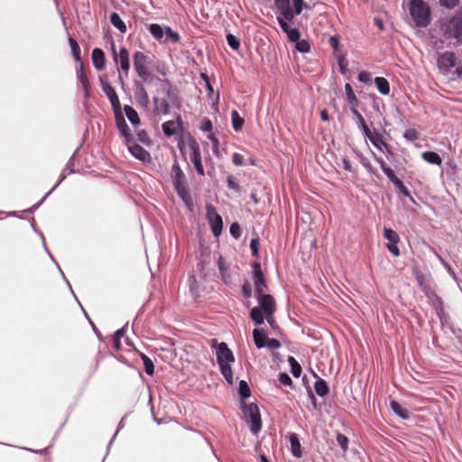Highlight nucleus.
I'll list each match as a JSON object with an SVG mask.
<instances>
[{"label":"nucleus","mask_w":462,"mask_h":462,"mask_svg":"<svg viewBox=\"0 0 462 462\" xmlns=\"http://www.w3.org/2000/svg\"><path fill=\"white\" fill-rule=\"evenodd\" d=\"M141 358L143 363L144 371L148 375H152L154 373V365L152 359L145 354H141Z\"/></svg>","instance_id":"nucleus-43"},{"label":"nucleus","mask_w":462,"mask_h":462,"mask_svg":"<svg viewBox=\"0 0 462 462\" xmlns=\"http://www.w3.org/2000/svg\"><path fill=\"white\" fill-rule=\"evenodd\" d=\"M77 77L82 87H86V85H89L88 79L84 71L83 63L79 64L77 69Z\"/></svg>","instance_id":"nucleus-49"},{"label":"nucleus","mask_w":462,"mask_h":462,"mask_svg":"<svg viewBox=\"0 0 462 462\" xmlns=\"http://www.w3.org/2000/svg\"><path fill=\"white\" fill-rule=\"evenodd\" d=\"M296 50L301 53H307L310 51V44L307 40H299L296 42Z\"/></svg>","instance_id":"nucleus-50"},{"label":"nucleus","mask_w":462,"mask_h":462,"mask_svg":"<svg viewBox=\"0 0 462 462\" xmlns=\"http://www.w3.org/2000/svg\"><path fill=\"white\" fill-rule=\"evenodd\" d=\"M182 124L181 116L177 115L175 121L169 120L164 122L162 125V129L166 136L171 137L182 131Z\"/></svg>","instance_id":"nucleus-17"},{"label":"nucleus","mask_w":462,"mask_h":462,"mask_svg":"<svg viewBox=\"0 0 462 462\" xmlns=\"http://www.w3.org/2000/svg\"><path fill=\"white\" fill-rule=\"evenodd\" d=\"M253 280L254 291L257 295L263 294L268 290L263 273L259 263H254L252 264Z\"/></svg>","instance_id":"nucleus-7"},{"label":"nucleus","mask_w":462,"mask_h":462,"mask_svg":"<svg viewBox=\"0 0 462 462\" xmlns=\"http://www.w3.org/2000/svg\"><path fill=\"white\" fill-rule=\"evenodd\" d=\"M189 285V291L195 294L198 291V285H197V280L195 275L191 274L189 276L188 279Z\"/></svg>","instance_id":"nucleus-63"},{"label":"nucleus","mask_w":462,"mask_h":462,"mask_svg":"<svg viewBox=\"0 0 462 462\" xmlns=\"http://www.w3.org/2000/svg\"><path fill=\"white\" fill-rule=\"evenodd\" d=\"M328 42H329L330 47L333 49L336 58L338 53L343 52V51L341 50V44L339 42V38L337 35L330 36Z\"/></svg>","instance_id":"nucleus-47"},{"label":"nucleus","mask_w":462,"mask_h":462,"mask_svg":"<svg viewBox=\"0 0 462 462\" xmlns=\"http://www.w3.org/2000/svg\"><path fill=\"white\" fill-rule=\"evenodd\" d=\"M229 233L234 238H239L241 236L240 225L237 222L232 223L229 227Z\"/></svg>","instance_id":"nucleus-56"},{"label":"nucleus","mask_w":462,"mask_h":462,"mask_svg":"<svg viewBox=\"0 0 462 462\" xmlns=\"http://www.w3.org/2000/svg\"><path fill=\"white\" fill-rule=\"evenodd\" d=\"M99 81L102 90L108 99H110L112 97H115V95H117L115 88L106 79H105L103 77H99Z\"/></svg>","instance_id":"nucleus-38"},{"label":"nucleus","mask_w":462,"mask_h":462,"mask_svg":"<svg viewBox=\"0 0 462 462\" xmlns=\"http://www.w3.org/2000/svg\"><path fill=\"white\" fill-rule=\"evenodd\" d=\"M390 408L393 412L402 420L410 418L409 411L402 407V405L395 400L390 402Z\"/></svg>","instance_id":"nucleus-28"},{"label":"nucleus","mask_w":462,"mask_h":462,"mask_svg":"<svg viewBox=\"0 0 462 462\" xmlns=\"http://www.w3.org/2000/svg\"><path fill=\"white\" fill-rule=\"evenodd\" d=\"M112 52L115 62L119 63L121 69L127 74L130 69L129 51L126 50L125 47H122L120 48L119 53L117 54L116 45L113 42Z\"/></svg>","instance_id":"nucleus-11"},{"label":"nucleus","mask_w":462,"mask_h":462,"mask_svg":"<svg viewBox=\"0 0 462 462\" xmlns=\"http://www.w3.org/2000/svg\"><path fill=\"white\" fill-rule=\"evenodd\" d=\"M279 25L282 32L286 33L290 42L296 43L300 39V30L297 28H291L288 23L279 18Z\"/></svg>","instance_id":"nucleus-20"},{"label":"nucleus","mask_w":462,"mask_h":462,"mask_svg":"<svg viewBox=\"0 0 462 462\" xmlns=\"http://www.w3.org/2000/svg\"><path fill=\"white\" fill-rule=\"evenodd\" d=\"M250 319L255 325H262L264 322L265 316L260 308L254 307L250 311Z\"/></svg>","instance_id":"nucleus-35"},{"label":"nucleus","mask_w":462,"mask_h":462,"mask_svg":"<svg viewBox=\"0 0 462 462\" xmlns=\"http://www.w3.org/2000/svg\"><path fill=\"white\" fill-rule=\"evenodd\" d=\"M171 177L174 189L189 187L186 180V176L177 160H175L174 163L172 164Z\"/></svg>","instance_id":"nucleus-15"},{"label":"nucleus","mask_w":462,"mask_h":462,"mask_svg":"<svg viewBox=\"0 0 462 462\" xmlns=\"http://www.w3.org/2000/svg\"><path fill=\"white\" fill-rule=\"evenodd\" d=\"M226 184H227V187L229 189H232L236 192H239L240 191V186H239V183L238 181L236 180V179L230 175L227 177L226 179Z\"/></svg>","instance_id":"nucleus-55"},{"label":"nucleus","mask_w":462,"mask_h":462,"mask_svg":"<svg viewBox=\"0 0 462 462\" xmlns=\"http://www.w3.org/2000/svg\"><path fill=\"white\" fill-rule=\"evenodd\" d=\"M383 236L387 240L385 244L388 251L394 256H400V249L398 244L400 243V236L394 230L384 227L383 230Z\"/></svg>","instance_id":"nucleus-6"},{"label":"nucleus","mask_w":462,"mask_h":462,"mask_svg":"<svg viewBox=\"0 0 462 462\" xmlns=\"http://www.w3.org/2000/svg\"><path fill=\"white\" fill-rule=\"evenodd\" d=\"M336 59L337 60L340 72L342 74H346V54L344 52H340L337 55Z\"/></svg>","instance_id":"nucleus-54"},{"label":"nucleus","mask_w":462,"mask_h":462,"mask_svg":"<svg viewBox=\"0 0 462 462\" xmlns=\"http://www.w3.org/2000/svg\"><path fill=\"white\" fill-rule=\"evenodd\" d=\"M136 136H137V140L141 143H143L146 146H151L152 144V141L151 140V138L149 137V135L145 130H139L136 133Z\"/></svg>","instance_id":"nucleus-48"},{"label":"nucleus","mask_w":462,"mask_h":462,"mask_svg":"<svg viewBox=\"0 0 462 462\" xmlns=\"http://www.w3.org/2000/svg\"><path fill=\"white\" fill-rule=\"evenodd\" d=\"M125 145L127 146V149L129 152L137 160L147 162L151 161V155L149 152H147L144 148H143L141 145L136 143L134 139H132L125 143Z\"/></svg>","instance_id":"nucleus-14"},{"label":"nucleus","mask_w":462,"mask_h":462,"mask_svg":"<svg viewBox=\"0 0 462 462\" xmlns=\"http://www.w3.org/2000/svg\"><path fill=\"white\" fill-rule=\"evenodd\" d=\"M291 3H292V11H293L294 16L300 14L304 6L306 8H310V6L305 5V2H291Z\"/></svg>","instance_id":"nucleus-58"},{"label":"nucleus","mask_w":462,"mask_h":462,"mask_svg":"<svg viewBox=\"0 0 462 462\" xmlns=\"http://www.w3.org/2000/svg\"><path fill=\"white\" fill-rule=\"evenodd\" d=\"M434 254L436 255V257L438 258V260L440 262V263L444 266V268L447 270L448 273L449 274V276L457 281V274L456 273L454 272L453 268L451 267V265L440 255L436 251H434Z\"/></svg>","instance_id":"nucleus-44"},{"label":"nucleus","mask_w":462,"mask_h":462,"mask_svg":"<svg viewBox=\"0 0 462 462\" xmlns=\"http://www.w3.org/2000/svg\"><path fill=\"white\" fill-rule=\"evenodd\" d=\"M241 409L250 431L257 435L262 430V420L258 406L255 403L245 404L242 402Z\"/></svg>","instance_id":"nucleus-3"},{"label":"nucleus","mask_w":462,"mask_h":462,"mask_svg":"<svg viewBox=\"0 0 462 462\" xmlns=\"http://www.w3.org/2000/svg\"><path fill=\"white\" fill-rule=\"evenodd\" d=\"M403 137L408 141L413 142L418 139L419 134L415 129L411 128L404 132Z\"/></svg>","instance_id":"nucleus-60"},{"label":"nucleus","mask_w":462,"mask_h":462,"mask_svg":"<svg viewBox=\"0 0 462 462\" xmlns=\"http://www.w3.org/2000/svg\"><path fill=\"white\" fill-rule=\"evenodd\" d=\"M393 185L395 186L399 193L402 194L405 197H411L410 190L407 189V187L403 184V182L401 180L396 181V183Z\"/></svg>","instance_id":"nucleus-59"},{"label":"nucleus","mask_w":462,"mask_h":462,"mask_svg":"<svg viewBox=\"0 0 462 462\" xmlns=\"http://www.w3.org/2000/svg\"><path fill=\"white\" fill-rule=\"evenodd\" d=\"M217 362L218 365L221 364H232L235 362V356L233 352L228 347L227 344L221 342L217 344L216 346Z\"/></svg>","instance_id":"nucleus-12"},{"label":"nucleus","mask_w":462,"mask_h":462,"mask_svg":"<svg viewBox=\"0 0 462 462\" xmlns=\"http://www.w3.org/2000/svg\"><path fill=\"white\" fill-rule=\"evenodd\" d=\"M279 382L285 385V386H291L292 385V380L290 377V375L286 373H280L279 374Z\"/></svg>","instance_id":"nucleus-62"},{"label":"nucleus","mask_w":462,"mask_h":462,"mask_svg":"<svg viewBox=\"0 0 462 462\" xmlns=\"http://www.w3.org/2000/svg\"><path fill=\"white\" fill-rule=\"evenodd\" d=\"M116 117V127L121 134V136L125 139V143L128 141L134 139V136L130 133V128L123 116V115H117Z\"/></svg>","instance_id":"nucleus-18"},{"label":"nucleus","mask_w":462,"mask_h":462,"mask_svg":"<svg viewBox=\"0 0 462 462\" xmlns=\"http://www.w3.org/2000/svg\"><path fill=\"white\" fill-rule=\"evenodd\" d=\"M273 9L279 13L277 15V22L282 18L286 23H293L294 14L292 11L291 2H274Z\"/></svg>","instance_id":"nucleus-10"},{"label":"nucleus","mask_w":462,"mask_h":462,"mask_svg":"<svg viewBox=\"0 0 462 462\" xmlns=\"http://www.w3.org/2000/svg\"><path fill=\"white\" fill-rule=\"evenodd\" d=\"M411 17L417 27L425 28L431 23V11L427 2H408Z\"/></svg>","instance_id":"nucleus-2"},{"label":"nucleus","mask_w":462,"mask_h":462,"mask_svg":"<svg viewBox=\"0 0 462 462\" xmlns=\"http://www.w3.org/2000/svg\"><path fill=\"white\" fill-rule=\"evenodd\" d=\"M231 120L234 130L236 132L241 131L244 126L245 120L239 116L236 110H233L231 112Z\"/></svg>","instance_id":"nucleus-37"},{"label":"nucleus","mask_w":462,"mask_h":462,"mask_svg":"<svg viewBox=\"0 0 462 462\" xmlns=\"http://www.w3.org/2000/svg\"><path fill=\"white\" fill-rule=\"evenodd\" d=\"M440 29L448 40H455L462 45V12H457L442 20Z\"/></svg>","instance_id":"nucleus-1"},{"label":"nucleus","mask_w":462,"mask_h":462,"mask_svg":"<svg viewBox=\"0 0 462 462\" xmlns=\"http://www.w3.org/2000/svg\"><path fill=\"white\" fill-rule=\"evenodd\" d=\"M290 444L292 456L298 458L302 456L301 445L296 433L290 435Z\"/></svg>","instance_id":"nucleus-27"},{"label":"nucleus","mask_w":462,"mask_h":462,"mask_svg":"<svg viewBox=\"0 0 462 462\" xmlns=\"http://www.w3.org/2000/svg\"><path fill=\"white\" fill-rule=\"evenodd\" d=\"M92 62L97 69H102L105 66L106 58L104 51L99 48H95L92 51Z\"/></svg>","instance_id":"nucleus-25"},{"label":"nucleus","mask_w":462,"mask_h":462,"mask_svg":"<svg viewBox=\"0 0 462 462\" xmlns=\"http://www.w3.org/2000/svg\"><path fill=\"white\" fill-rule=\"evenodd\" d=\"M238 393L242 399H246L250 397L251 391L248 383L245 380H241L239 382Z\"/></svg>","instance_id":"nucleus-46"},{"label":"nucleus","mask_w":462,"mask_h":462,"mask_svg":"<svg viewBox=\"0 0 462 462\" xmlns=\"http://www.w3.org/2000/svg\"><path fill=\"white\" fill-rule=\"evenodd\" d=\"M134 98L136 99L137 103L140 106H142L143 107L148 106L149 97H148L147 91L145 90V88L141 83H136V85H135Z\"/></svg>","instance_id":"nucleus-21"},{"label":"nucleus","mask_w":462,"mask_h":462,"mask_svg":"<svg viewBox=\"0 0 462 462\" xmlns=\"http://www.w3.org/2000/svg\"><path fill=\"white\" fill-rule=\"evenodd\" d=\"M75 158H76V152L71 155L69 162L65 165V168L60 177V180H58L56 185H54V187L52 188V190H54L67 178L68 175L75 172V170H74Z\"/></svg>","instance_id":"nucleus-24"},{"label":"nucleus","mask_w":462,"mask_h":462,"mask_svg":"<svg viewBox=\"0 0 462 462\" xmlns=\"http://www.w3.org/2000/svg\"><path fill=\"white\" fill-rule=\"evenodd\" d=\"M213 128L212 122L209 119H204L201 124L199 129L202 132H210Z\"/></svg>","instance_id":"nucleus-64"},{"label":"nucleus","mask_w":462,"mask_h":462,"mask_svg":"<svg viewBox=\"0 0 462 462\" xmlns=\"http://www.w3.org/2000/svg\"><path fill=\"white\" fill-rule=\"evenodd\" d=\"M357 79L361 83H364L366 85H369L372 83L371 73L365 71V70L358 73Z\"/></svg>","instance_id":"nucleus-57"},{"label":"nucleus","mask_w":462,"mask_h":462,"mask_svg":"<svg viewBox=\"0 0 462 462\" xmlns=\"http://www.w3.org/2000/svg\"><path fill=\"white\" fill-rule=\"evenodd\" d=\"M221 374L226 381L228 384H233V372L231 368V364H221L218 365Z\"/></svg>","instance_id":"nucleus-36"},{"label":"nucleus","mask_w":462,"mask_h":462,"mask_svg":"<svg viewBox=\"0 0 462 462\" xmlns=\"http://www.w3.org/2000/svg\"><path fill=\"white\" fill-rule=\"evenodd\" d=\"M433 307L435 309L436 314L440 319V322L443 324V318L445 316L444 310V303L441 298L436 296L433 301Z\"/></svg>","instance_id":"nucleus-40"},{"label":"nucleus","mask_w":462,"mask_h":462,"mask_svg":"<svg viewBox=\"0 0 462 462\" xmlns=\"http://www.w3.org/2000/svg\"><path fill=\"white\" fill-rule=\"evenodd\" d=\"M253 337L255 346L258 349L265 347L269 339L267 337L266 332L263 328H254L253 330Z\"/></svg>","instance_id":"nucleus-23"},{"label":"nucleus","mask_w":462,"mask_h":462,"mask_svg":"<svg viewBox=\"0 0 462 462\" xmlns=\"http://www.w3.org/2000/svg\"><path fill=\"white\" fill-rule=\"evenodd\" d=\"M242 294L245 299H250L252 297V287L247 281H245L242 286Z\"/></svg>","instance_id":"nucleus-61"},{"label":"nucleus","mask_w":462,"mask_h":462,"mask_svg":"<svg viewBox=\"0 0 462 462\" xmlns=\"http://www.w3.org/2000/svg\"><path fill=\"white\" fill-rule=\"evenodd\" d=\"M109 101H110V104H111L112 108L114 110L115 116H117V115H122V113H121V104H120L118 96L115 95V97H112L109 99Z\"/></svg>","instance_id":"nucleus-53"},{"label":"nucleus","mask_w":462,"mask_h":462,"mask_svg":"<svg viewBox=\"0 0 462 462\" xmlns=\"http://www.w3.org/2000/svg\"><path fill=\"white\" fill-rule=\"evenodd\" d=\"M374 83L377 90L383 96H387L390 93V84L385 78L376 77Z\"/></svg>","instance_id":"nucleus-30"},{"label":"nucleus","mask_w":462,"mask_h":462,"mask_svg":"<svg viewBox=\"0 0 462 462\" xmlns=\"http://www.w3.org/2000/svg\"><path fill=\"white\" fill-rule=\"evenodd\" d=\"M422 159L428 163L434 165H441L442 159L441 157L435 152L427 151L422 152Z\"/></svg>","instance_id":"nucleus-32"},{"label":"nucleus","mask_w":462,"mask_h":462,"mask_svg":"<svg viewBox=\"0 0 462 462\" xmlns=\"http://www.w3.org/2000/svg\"><path fill=\"white\" fill-rule=\"evenodd\" d=\"M69 43L71 50L72 57L75 60V61L79 64L83 63L81 60V50L77 41L74 40L72 37H69Z\"/></svg>","instance_id":"nucleus-29"},{"label":"nucleus","mask_w":462,"mask_h":462,"mask_svg":"<svg viewBox=\"0 0 462 462\" xmlns=\"http://www.w3.org/2000/svg\"><path fill=\"white\" fill-rule=\"evenodd\" d=\"M457 63V57L453 51H445L438 59V66L444 72H448Z\"/></svg>","instance_id":"nucleus-16"},{"label":"nucleus","mask_w":462,"mask_h":462,"mask_svg":"<svg viewBox=\"0 0 462 462\" xmlns=\"http://www.w3.org/2000/svg\"><path fill=\"white\" fill-rule=\"evenodd\" d=\"M157 81L161 82V88L162 93L166 96L167 101L171 103V105L177 108H181V98L179 95L178 88L173 86L169 79H161L158 77H153Z\"/></svg>","instance_id":"nucleus-4"},{"label":"nucleus","mask_w":462,"mask_h":462,"mask_svg":"<svg viewBox=\"0 0 462 462\" xmlns=\"http://www.w3.org/2000/svg\"><path fill=\"white\" fill-rule=\"evenodd\" d=\"M337 442L338 443V445L340 446L341 449L343 451H346L348 449V438L342 434V433H337Z\"/></svg>","instance_id":"nucleus-52"},{"label":"nucleus","mask_w":462,"mask_h":462,"mask_svg":"<svg viewBox=\"0 0 462 462\" xmlns=\"http://www.w3.org/2000/svg\"><path fill=\"white\" fill-rule=\"evenodd\" d=\"M314 389H315L316 393L319 397L326 396L328 393V391H329L327 382L324 379H322V378H319L315 382Z\"/></svg>","instance_id":"nucleus-34"},{"label":"nucleus","mask_w":462,"mask_h":462,"mask_svg":"<svg viewBox=\"0 0 462 462\" xmlns=\"http://www.w3.org/2000/svg\"><path fill=\"white\" fill-rule=\"evenodd\" d=\"M147 56L142 51H135L134 54V69L143 80L146 81L150 77V73L146 68Z\"/></svg>","instance_id":"nucleus-9"},{"label":"nucleus","mask_w":462,"mask_h":462,"mask_svg":"<svg viewBox=\"0 0 462 462\" xmlns=\"http://www.w3.org/2000/svg\"><path fill=\"white\" fill-rule=\"evenodd\" d=\"M207 219L209 223L212 234L217 237L223 229V220L221 216L217 212L215 207L211 204L206 206Z\"/></svg>","instance_id":"nucleus-5"},{"label":"nucleus","mask_w":462,"mask_h":462,"mask_svg":"<svg viewBox=\"0 0 462 462\" xmlns=\"http://www.w3.org/2000/svg\"><path fill=\"white\" fill-rule=\"evenodd\" d=\"M148 30L156 40H161L163 37V30L160 24L152 23L149 25Z\"/></svg>","instance_id":"nucleus-45"},{"label":"nucleus","mask_w":462,"mask_h":462,"mask_svg":"<svg viewBox=\"0 0 462 462\" xmlns=\"http://www.w3.org/2000/svg\"><path fill=\"white\" fill-rule=\"evenodd\" d=\"M258 308H260L264 316L273 315L276 311V303L274 298L271 294H259L257 295Z\"/></svg>","instance_id":"nucleus-13"},{"label":"nucleus","mask_w":462,"mask_h":462,"mask_svg":"<svg viewBox=\"0 0 462 462\" xmlns=\"http://www.w3.org/2000/svg\"><path fill=\"white\" fill-rule=\"evenodd\" d=\"M124 111L127 119L133 125V126L136 127L137 125H140L139 116L132 106L125 105L124 107Z\"/></svg>","instance_id":"nucleus-31"},{"label":"nucleus","mask_w":462,"mask_h":462,"mask_svg":"<svg viewBox=\"0 0 462 462\" xmlns=\"http://www.w3.org/2000/svg\"><path fill=\"white\" fill-rule=\"evenodd\" d=\"M154 104V113L157 115H169L170 114V106L171 103L166 99H161L158 97H153L152 98Z\"/></svg>","instance_id":"nucleus-22"},{"label":"nucleus","mask_w":462,"mask_h":462,"mask_svg":"<svg viewBox=\"0 0 462 462\" xmlns=\"http://www.w3.org/2000/svg\"><path fill=\"white\" fill-rule=\"evenodd\" d=\"M110 22L121 32L125 33L126 32V25L117 13H112Z\"/></svg>","instance_id":"nucleus-39"},{"label":"nucleus","mask_w":462,"mask_h":462,"mask_svg":"<svg viewBox=\"0 0 462 462\" xmlns=\"http://www.w3.org/2000/svg\"><path fill=\"white\" fill-rule=\"evenodd\" d=\"M217 267L224 283L228 284L231 281V275L228 273V266L222 255H219L217 259Z\"/></svg>","instance_id":"nucleus-26"},{"label":"nucleus","mask_w":462,"mask_h":462,"mask_svg":"<svg viewBox=\"0 0 462 462\" xmlns=\"http://www.w3.org/2000/svg\"><path fill=\"white\" fill-rule=\"evenodd\" d=\"M226 42L229 47L234 51H237L240 48L239 39H237L235 35L231 33H228L226 35Z\"/></svg>","instance_id":"nucleus-51"},{"label":"nucleus","mask_w":462,"mask_h":462,"mask_svg":"<svg viewBox=\"0 0 462 462\" xmlns=\"http://www.w3.org/2000/svg\"><path fill=\"white\" fill-rule=\"evenodd\" d=\"M288 363L291 366V373L292 374V375L296 378L300 377L302 369L298 361L293 356H289Z\"/></svg>","instance_id":"nucleus-41"},{"label":"nucleus","mask_w":462,"mask_h":462,"mask_svg":"<svg viewBox=\"0 0 462 462\" xmlns=\"http://www.w3.org/2000/svg\"><path fill=\"white\" fill-rule=\"evenodd\" d=\"M345 91L346 96V101L350 106V110H352V107L356 108V106H358V99L356 98L350 84L346 83L345 85Z\"/></svg>","instance_id":"nucleus-33"},{"label":"nucleus","mask_w":462,"mask_h":462,"mask_svg":"<svg viewBox=\"0 0 462 462\" xmlns=\"http://www.w3.org/2000/svg\"><path fill=\"white\" fill-rule=\"evenodd\" d=\"M189 147L190 150L189 159L191 162L194 164L197 173L199 176H204L205 171L202 164L200 148L199 143L195 140H189Z\"/></svg>","instance_id":"nucleus-8"},{"label":"nucleus","mask_w":462,"mask_h":462,"mask_svg":"<svg viewBox=\"0 0 462 462\" xmlns=\"http://www.w3.org/2000/svg\"><path fill=\"white\" fill-rule=\"evenodd\" d=\"M175 191L187 206L189 207L190 205H192V199L189 192V187L177 189H175Z\"/></svg>","instance_id":"nucleus-42"},{"label":"nucleus","mask_w":462,"mask_h":462,"mask_svg":"<svg viewBox=\"0 0 462 462\" xmlns=\"http://www.w3.org/2000/svg\"><path fill=\"white\" fill-rule=\"evenodd\" d=\"M368 140L379 151H386L387 153L392 154L390 145L383 141V137L378 131H374L371 136H368Z\"/></svg>","instance_id":"nucleus-19"}]
</instances>
